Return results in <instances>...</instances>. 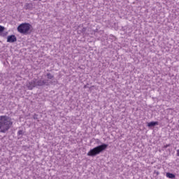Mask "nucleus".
I'll list each match as a JSON object with an SVG mask.
<instances>
[{
  "mask_svg": "<svg viewBox=\"0 0 179 179\" xmlns=\"http://www.w3.org/2000/svg\"><path fill=\"white\" fill-rule=\"evenodd\" d=\"M24 6H25L26 10L28 9L29 10H31V9H33V4L32 3H27Z\"/></svg>",
  "mask_w": 179,
  "mask_h": 179,
  "instance_id": "obj_8",
  "label": "nucleus"
},
{
  "mask_svg": "<svg viewBox=\"0 0 179 179\" xmlns=\"http://www.w3.org/2000/svg\"><path fill=\"white\" fill-rule=\"evenodd\" d=\"M33 27L30 23L24 22L20 24L17 27V30L18 33L21 34H24V36H27V34H30L31 31L30 29Z\"/></svg>",
  "mask_w": 179,
  "mask_h": 179,
  "instance_id": "obj_4",
  "label": "nucleus"
},
{
  "mask_svg": "<svg viewBox=\"0 0 179 179\" xmlns=\"http://www.w3.org/2000/svg\"><path fill=\"white\" fill-rule=\"evenodd\" d=\"M86 30H87V28L83 27L81 30H80V33H82L83 34H85L86 33Z\"/></svg>",
  "mask_w": 179,
  "mask_h": 179,
  "instance_id": "obj_10",
  "label": "nucleus"
},
{
  "mask_svg": "<svg viewBox=\"0 0 179 179\" xmlns=\"http://www.w3.org/2000/svg\"><path fill=\"white\" fill-rule=\"evenodd\" d=\"M8 36V31L3 33V37Z\"/></svg>",
  "mask_w": 179,
  "mask_h": 179,
  "instance_id": "obj_15",
  "label": "nucleus"
},
{
  "mask_svg": "<svg viewBox=\"0 0 179 179\" xmlns=\"http://www.w3.org/2000/svg\"><path fill=\"white\" fill-rule=\"evenodd\" d=\"M156 125H159V122H148L147 127H148V128H153L154 127H156Z\"/></svg>",
  "mask_w": 179,
  "mask_h": 179,
  "instance_id": "obj_6",
  "label": "nucleus"
},
{
  "mask_svg": "<svg viewBox=\"0 0 179 179\" xmlns=\"http://www.w3.org/2000/svg\"><path fill=\"white\" fill-rule=\"evenodd\" d=\"M166 176L167 178H171V179L176 178V175L174 173H171L170 172H167L166 173Z\"/></svg>",
  "mask_w": 179,
  "mask_h": 179,
  "instance_id": "obj_7",
  "label": "nucleus"
},
{
  "mask_svg": "<svg viewBox=\"0 0 179 179\" xmlns=\"http://www.w3.org/2000/svg\"><path fill=\"white\" fill-rule=\"evenodd\" d=\"M5 31V27L0 25V33H3Z\"/></svg>",
  "mask_w": 179,
  "mask_h": 179,
  "instance_id": "obj_11",
  "label": "nucleus"
},
{
  "mask_svg": "<svg viewBox=\"0 0 179 179\" xmlns=\"http://www.w3.org/2000/svg\"><path fill=\"white\" fill-rule=\"evenodd\" d=\"M24 133H23V130H19L17 131V136H20V135H23Z\"/></svg>",
  "mask_w": 179,
  "mask_h": 179,
  "instance_id": "obj_12",
  "label": "nucleus"
},
{
  "mask_svg": "<svg viewBox=\"0 0 179 179\" xmlns=\"http://www.w3.org/2000/svg\"><path fill=\"white\" fill-rule=\"evenodd\" d=\"M96 143L99 145L98 146L91 149L87 152V156H90L91 157H95V156H97V155H100V153H103L104 150L108 148V144L103 143H101V141L99 138H94Z\"/></svg>",
  "mask_w": 179,
  "mask_h": 179,
  "instance_id": "obj_1",
  "label": "nucleus"
},
{
  "mask_svg": "<svg viewBox=\"0 0 179 179\" xmlns=\"http://www.w3.org/2000/svg\"><path fill=\"white\" fill-rule=\"evenodd\" d=\"M17 38L15 35H10L7 37V43H16Z\"/></svg>",
  "mask_w": 179,
  "mask_h": 179,
  "instance_id": "obj_5",
  "label": "nucleus"
},
{
  "mask_svg": "<svg viewBox=\"0 0 179 179\" xmlns=\"http://www.w3.org/2000/svg\"><path fill=\"white\" fill-rule=\"evenodd\" d=\"M159 171H157V176H159Z\"/></svg>",
  "mask_w": 179,
  "mask_h": 179,
  "instance_id": "obj_17",
  "label": "nucleus"
},
{
  "mask_svg": "<svg viewBox=\"0 0 179 179\" xmlns=\"http://www.w3.org/2000/svg\"><path fill=\"white\" fill-rule=\"evenodd\" d=\"M170 146H171V144H166V145L163 146L164 149H167V148H170Z\"/></svg>",
  "mask_w": 179,
  "mask_h": 179,
  "instance_id": "obj_13",
  "label": "nucleus"
},
{
  "mask_svg": "<svg viewBox=\"0 0 179 179\" xmlns=\"http://www.w3.org/2000/svg\"><path fill=\"white\" fill-rule=\"evenodd\" d=\"M33 117H34V120H38V115L34 114Z\"/></svg>",
  "mask_w": 179,
  "mask_h": 179,
  "instance_id": "obj_14",
  "label": "nucleus"
},
{
  "mask_svg": "<svg viewBox=\"0 0 179 179\" xmlns=\"http://www.w3.org/2000/svg\"><path fill=\"white\" fill-rule=\"evenodd\" d=\"M177 153H176V156H178L179 157V150H177Z\"/></svg>",
  "mask_w": 179,
  "mask_h": 179,
  "instance_id": "obj_16",
  "label": "nucleus"
},
{
  "mask_svg": "<svg viewBox=\"0 0 179 179\" xmlns=\"http://www.w3.org/2000/svg\"><path fill=\"white\" fill-rule=\"evenodd\" d=\"M13 125V122L10 117L6 115L0 116V132L1 134H6Z\"/></svg>",
  "mask_w": 179,
  "mask_h": 179,
  "instance_id": "obj_2",
  "label": "nucleus"
},
{
  "mask_svg": "<svg viewBox=\"0 0 179 179\" xmlns=\"http://www.w3.org/2000/svg\"><path fill=\"white\" fill-rule=\"evenodd\" d=\"M34 1H37V0H34ZM39 1H41V0H39Z\"/></svg>",
  "mask_w": 179,
  "mask_h": 179,
  "instance_id": "obj_18",
  "label": "nucleus"
},
{
  "mask_svg": "<svg viewBox=\"0 0 179 179\" xmlns=\"http://www.w3.org/2000/svg\"><path fill=\"white\" fill-rule=\"evenodd\" d=\"M46 76H47V79H49V80L54 79V75H52L50 73H47Z\"/></svg>",
  "mask_w": 179,
  "mask_h": 179,
  "instance_id": "obj_9",
  "label": "nucleus"
},
{
  "mask_svg": "<svg viewBox=\"0 0 179 179\" xmlns=\"http://www.w3.org/2000/svg\"><path fill=\"white\" fill-rule=\"evenodd\" d=\"M52 82L50 80H45L43 78H34L27 85L29 90H33L34 87H44L45 86H50V84Z\"/></svg>",
  "mask_w": 179,
  "mask_h": 179,
  "instance_id": "obj_3",
  "label": "nucleus"
}]
</instances>
